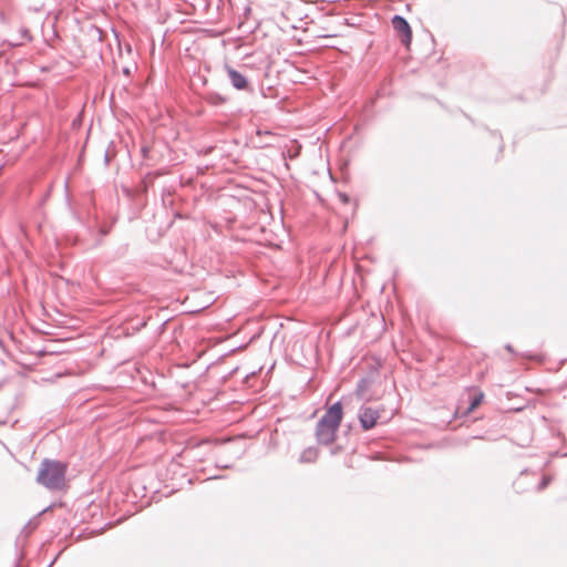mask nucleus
<instances>
[{
    "instance_id": "obj_1",
    "label": "nucleus",
    "mask_w": 567,
    "mask_h": 567,
    "mask_svg": "<svg viewBox=\"0 0 567 567\" xmlns=\"http://www.w3.org/2000/svg\"><path fill=\"white\" fill-rule=\"evenodd\" d=\"M343 416L340 402L332 404L316 425V439L321 445H330L337 439V432Z\"/></svg>"
},
{
    "instance_id": "obj_3",
    "label": "nucleus",
    "mask_w": 567,
    "mask_h": 567,
    "mask_svg": "<svg viewBox=\"0 0 567 567\" xmlns=\"http://www.w3.org/2000/svg\"><path fill=\"white\" fill-rule=\"evenodd\" d=\"M394 415V410H390L386 414L383 408L373 409L371 406H362L359 411V421L363 430L373 429L378 422L384 423L390 421Z\"/></svg>"
},
{
    "instance_id": "obj_6",
    "label": "nucleus",
    "mask_w": 567,
    "mask_h": 567,
    "mask_svg": "<svg viewBox=\"0 0 567 567\" xmlns=\"http://www.w3.org/2000/svg\"><path fill=\"white\" fill-rule=\"evenodd\" d=\"M318 455H319V451L317 447H313V446L307 447L301 452V454L299 456V462L300 463H315L318 458Z\"/></svg>"
},
{
    "instance_id": "obj_4",
    "label": "nucleus",
    "mask_w": 567,
    "mask_h": 567,
    "mask_svg": "<svg viewBox=\"0 0 567 567\" xmlns=\"http://www.w3.org/2000/svg\"><path fill=\"white\" fill-rule=\"evenodd\" d=\"M392 27L400 37L402 44L410 45L412 40V30L408 21L401 16H394Z\"/></svg>"
},
{
    "instance_id": "obj_5",
    "label": "nucleus",
    "mask_w": 567,
    "mask_h": 567,
    "mask_svg": "<svg viewBox=\"0 0 567 567\" xmlns=\"http://www.w3.org/2000/svg\"><path fill=\"white\" fill-rule=\"evenodd\" d=\"M225 70L231 85L236 90H247L249 87V82L244 74L228 65H226Z\"/></svg>"
},
{
    "instance_id": "obj_9",
    "label": "nucleus",
    "mask_w": 567,
    "mask_h": 567,
    "mask_svg": "<svg viewBox=\"0 0 567 567\" xmlns=\"http://www.w3.org/2000/svg\"><path fill=\"white\" fill-rule=\"evenodd\" d=\"M549 481H550L549 477L544 476L542 482L538 485V489L539 491L544 489L549 484Z\"/></svg>"
},
{
    "instance_id": "obj_7",
    "label": "nucleus",
    "mask_w": 567,
    "mask_h": 567,
    "mask_svg": "<svg viewBox=\"0 0 567 567\" xmlns=\"http://www.w3.org/2000/svg\"><path fill=\"white\" fill-rule=\"evenodd\" d=\"M41 514H42V513H40L39 515H37V516H34L33 518H31V519L27 523V525H25L24 529H27L29 533H31L32 530H34V529L38 527V525H39V517H40V515H41Z\"/></svg>"
},
{
    "instance_id": "obj_2",
    "label": "nucleus",
    "mask_w": 567,
    "mask_h": 567,
    "mask_svg": "<svg viewBox=\"0 0 567 567\" xmlns=\"http://www.w3.org/2000/svg\"><path fill=\"white\" fill-rule=\"evenodd\" d=\"M65 474L66 464L45 458L40 465L37 482L50 491H59L65 485Z\"/></svg>"
},
{
    "instance_id": "obj_8",
    "label": "nucleus",
    "mask_w": 567,
    "mask_h": 567,
    "mask_svg": "<svg viewBox=\"0 0 567 567\" xmlns=\"http://www.w3.org/2000/svg\"><path fill=\"white\" fill-rule=\"evenodd\" d=\"M482 400H483V393L475 395L468 406V411L475 410L481 404Z\"/></svg>"
},
{
    "instance_id": "obj_10",
    "label": "nucleus",
    "mask_w": 567,
    "mask_h": 567,
    "mask_svg": "<svg viewBox=\"0 0 567 567\" xmlns=\"http://www.w3.org/2000/svg\"><path fill=\"white\" fill-rule=\"evenodd\" d=\"M341 197H342V200H343V202H347V200H348L347 195H342Z\"/></svg>"
}]
</instances>
